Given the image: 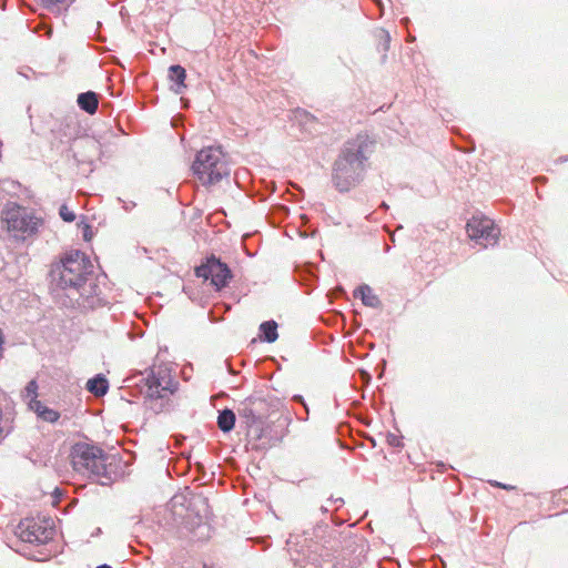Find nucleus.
Instances as JSON below:
<instances>
[{"mask_svg": "<svg viewBox=\"0 0 568 568\" xmlns=\"http://www.w3.org/2000/svg\"><path fill=\"white\" fill-rule=\"evenodd\" d=\"M375 146L376 141L366 132L346 141L333 168V182L338 191L346 192L361 181Z\"/></svg>", "mask_w": 568, "mask_h": 568, "instance_id": "nucleus-1", "label": "nucleus"}, {"mask_svg": "<svg viewBox=\"0 0 568 568\" xmlns=\"http://www.w3.org/2000/svg\"><path fill=\"white\" fill-rule=\"evenodd\" d=\"M92 273V264L84 253L71 251L52 264L51 276L62 288L82 286Z\"/></svg>", "mask_w": 568, "mask_h": 568, "instance_id": "nucleus-2", "label": "nucleus"}, {"mask_svg": "<svg viewBox=\"0 0 568 568\" xmlns=\"http://www.w3.org/2000/svg\"><path fill=\"white\" fill-rule=\"evenodd\" d=\"M192 171L204 186L215 185L230 176L226 155L219 146H207L199 151Z\"/></svg>", "mask_w": 568, "mask_h": 568, "instance_id": "nucleus-3", "label": "nucleus"}, {"mask_svg": "<svg viewBox=\"0 0 568 568\" xmlns=\"http://www.w3.org/2000/svg\"><path fill=\"white\" fill-rule=\"evenodd\" d=\"M73 469L82 475L103 477L106 475V456L99 447L78 443L71 452Z\"/></svg>", "mask_w": 568, "mask_h": 568, "instance_id": "nucleus-4", "label": "nucleus"}, {"mask_svg": "<svg viewBox=\"0 0 568 568\" xmlns=\"http://www.w3.org/2000/svg\"><path fill=\"white\" fill-rule=\"evenodd\" d=\"M2 221L9 232L27 237L38 232L42 221L19 205L8 206L2 213Z\"/></svg>", "mask_w": 568, "mask_h": 568, "instance_id": "nucleus-5", "label": "nucleus"}, {"mask_svg": "<svg viewBox=\"0 0 568 568\" xmlns=\"http://www.w3.org/2000/svg\"><path fill=\"white\" fill-rule=\"evenodd\" d=\"M194 272L197 277L210 281L216 291L226 287L233 276L230 267L214 255L196 266Z\"/></svg>", "mask_w": 568, "mask_h": 568, "instance_id": "nucleus-6", "label": "nucleus"}, {"mask_svg": "<svg viewBox=\"0 0 568 568\" xmlns=\"http://www.w3.org/2000/svg\"><path fill=\"white\" fill-rule=\"evenodd\" d=\"M18 536L24 542L45 544L54 536L50 519L24 518L18 526Z\"/></svg>", "mask_w": 568, "mask_h": 568, "instance_id": "nucleus-7", "label": "nucleus"}, {"mask_svg": "<svg viewBox=\"0 0 568 568\" xmlns=\"http://www.w3.org/2000/svg\"><path fill=\"white\" fill-rule=\"evenodd\" d=\"M239 415L244 419L248 429L258 427L270 416L271 405L261 397L251 396L240 403Z\"/></svg>", "mask_w": 568, "mask_h": 568, "instance_id": "nucleus-8", "label": "nucleus"}, {"mask_svg": "<svg viewBox=\"0 0 568 568\" xmlns=\"http://www.w3.org/2000/svg\"><path fill=\"white\" fill-rule=\"evenodd\" d=\"M466 229L469 239L483 247L495 245L499 239V230L494 221L485 216H473Z\"/></svg>", "mask_w": 568, "mask_h": 568, "instance_id": "nucleus-9", "label": "nucleus"}, {"mask_svg": "<svg viewBox=\"0 0 568 568\" xmlns=\"http://www.w3.org/2000/svg\"><path fill=\"white\" fill-rule=\"evenodd\" d=\"M174 383L170 372L166 368L159 367L153 369L144 381L143 393L149 398H165L173 394Z\"/></svg>", "mask_w": 568, "mask_h": 568, "instance_id": "nucleus-10", "label": "nucleus"}, {"mask_svg": "<svg viewBox=\"0 0 568 568\" xmlns=\"http://www.w3.org/2000/svg\"><path fill=\"white\" fill-rule=\"evenodd\" d=\"M354 297L361 298L363 304L368 307L379 308L382 302L379 297L374 293L371 286L363 284L354 291Z\"/></svg>", "mask_w": 568, "mask_h": 568, "instance_id": "nucleus-11", "label": "nucleus"}, {"mask_svg": "<svg viewBox=\"0 0 568 568\" xmlns=\"http://www.w3.org/2000/svg\"><path fill=\"white\" fill-rule=\"evenodd\" d=\"M30 407L44 422L55 423L60 417V414L57 410L49 408L36 398L31 399Z\"/></svg>", "mask_w": 568, "mask_h": 568, "instance_id": "nucleus-12", "label": "nucleus"}, {"mask_svg": "<svg viewBox=\"0 0 568 568\" xmlns=\"http://www.w3.org/2000/svg\"><path fill=\"white\" fill-rule=\"evenodd\" d=\"M77 102L83 111L88 112L89 114H94L98 110L99 98L95 92L88 91L79 94Z\"/></svg>", "mask_w": 568, "mask_h": 568, "instance_id": "nucleus-13", "label": "nucleus"}, {"mask_svg": "<svg viewBox=\"0 0 568 568\" xmlns=\"http://www.w3.org/2000/svg\"><path fill=\"white\" fill-rule=\"evenodd\" d=\"M169 78L171 81H174L176 84L175 92L181 93L182 89H185V79H186V71L181 65H171L169 69Z\"/></svg>", "mask_w": 568, "mask_h": 568, "instance_id": "nucleus-14", "label": "nucleus"}, {"mask_svg": "<svg viewBox=\"0 0 568 568\" xmlns=\"http://www.w3.org/2000/svg\"><path fill=\"white\" fill-rule=\"evenodd\" d=\"M108 381L100 375L89 379L87 383V389L95 396H103L108 392Z\"/></svg>", "mask_w": 568, "mask_h": 568, "instance_id": "nucleus-15", "label": "nucleus"}, {"mask_svg": "<svg viewBox=\"0 0 568 568\" xmlns=\"http://www.w3.org/2000/svg\"><path fill=\"white\" fill-rule=\"evenodd\" d=\"M235 424V414L231 409H224L220 412L217 417V426L219 428L227 433L233 429Z\"/></svg>", "mask_w": 568, "mask_h": 568, "instance_id": "nucleus-16", "label": "nucleus"}, {"mask_svg": "<svg viewBox=\"0 0 568 568\" xmlns=\"http://www.w3.org/2000/svg\"><path fill=\"white\" fill-rule=\"evenodd\" d=\"M260 331L263 333L264 341L273 343L277 339V324L275 321H266L260 325Z\"/></svg>", "mask_w": 568, "mask_h": 568, "instance_id": "nucleus-17", "label": "nucleus"}, {"mask_svg": "<svg viewBox=\"0 0 568 568\" xmlns=\"http://www.w3.org/2000/svg\"><path fill=\"white\" fill-rule=\"evenodd\" d=\"M59 214L65 222H73L75 220V214L65 204L61 205Z\"/></svg>", "mask_w": 568, "mask_h": 568, "instance_id": "nucleus-18", "label": "nucleus"}, {"mask_svg": "<svg viewBox=\"0 0 568 568\" xmlns=\"http://www.w3.org/2000/svg\"><path fill=\"white\" fill-rule=\"evenodd\" d=\"M376 37L378 39L379 45L382 47V50L384 52H386L389 49V42H390L389 34L386 31H381L377 33Z\"/></svg>", "mask_w": 568, "mask_h": 568, "instance_id": "nucleus-19", "label": "nucleus"}, {"mask_svg": "<svg viewBox=\"0 0 568 568\" xmlns=\"http://www.w3.org/2000/svg\"><path fill=\"white\" fill-rule=\"evenodd\" d=\"M37 389H38L37 382L36 381L29 382L27 387H26L27 395L31 396V397H36L37 396Z\"/></svg>", "mask_w": 568, "mask_h": 568, "instance_id": "nucleus-20", "label": "nucleus"}, {"mask_svg": "<svg viewBox=\"0 0 568 568\" xmlns=\"http://www.w3.org/2000/svg\"><path fill=\"white\" fill-rule=\"evenodd\" d=\"M37 1L40 2L44 8H51L59 3L64 2L65 0H37Z\"/></svg>", "mask_w": 568, "mask_h": 568, "instance_id": "nucleus-21", "label": "nucleus"}, {"mask_svg": "<svg viewBox=\"0 0 568 568\" xmlns=\"http://www.w3.org/2000/svg\"><path fill=\"white\" fill-rule=\"evenodd\" d=\"M2 352H3V334H2V331L0 329V358L2 357Z\"/></svg>", "mask_w": 568, "mask_h": 568, "instance_id": "nucleus-22", "label": "nucleus"}, {"mask_svg": "<svg viewBox=\"0 0 568 568\" xmlns=\"http://www.w3.org/2000/svg\"><path fill=\"white\" fill-rule=\"evenodd\" d=\"M396 442V445H398V440L396 439V437H393V439L390 440V444H394Z\"/></svg>", "mask_w": 568, "mask_h": 568, "instance_id": "nucleus-23", "label": "nucleus"}, {"mask_svg": "<svg viewBox=\"0 0 568 568\" xmlns=\"http://www.w3.org/2000/svg\"><path fill=\"white\" fill-rule=\"evenodd\" d=\"M396 442V445H398V440L396 439V437H393V439L390 440V444H394Z\"/></svg>", "mask_w": 568, "mask_h": 568, "instance_id": "nucleus-24", "label": "nucleus"}, {"mask_svg": "<svg viewBox=\"0 0 568 568\" xmlns=\"http://www.w3.org/2000/svg\"><path fill=\"white\" fill-rule=\"evenodd\" d=\"M396 442V445H398V440L396 439V437H393V439L390 440V444H394Z\"/></svg>", "mask_w": 568, "mask_h": 568, "instance_id": "nucleus-25", "label": "nucleus"}, {"mask_svg": "<svg viewBox=\"0 0 568 568\" xmlns=\"http://www.w3.org/2000/svg\"><path fill=\"white\" fill-rule=\"evenodd\" d=\"M97 568H112V567H111V566H108V565H101V566H99V567H97Z\"/></svg>", "mask_w": 568, "mask_h": 568, "instance_id": "nucleus-26", "label": "nucleus"}]
</instances>
